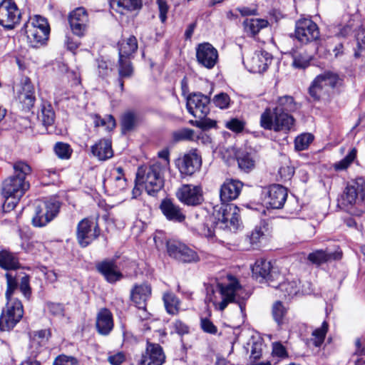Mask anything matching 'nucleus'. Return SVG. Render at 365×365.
<instances>
[{
	"label": "nucleus",
	"mask_w": 365,
	"mask_h": 365,
	"mask_svg": "<svg viewBox=\"0 0 365 365\" xmlns=\"http://www.w3.org/2000/svg\"><path fill=\"white\" fill-rule=\"evenodd\" d=\"M274 108H267L260 116V126L274 132H289L294 125L295 120L289 113L297 110V105L291 96L278 97Z\"/></svg>",
	"instance_id": "nucleus-1"
},
{
	"label": "nucleus",
	"mask_w": 365,
	"mask_h": 365,
	"mask_svg": "<svg viewBox=\"0 0 365 365\" xmlns=\"http://www.w3.org/2000/svg\"><path fill=\"white\" fill-rule=\"evenodd\" d=\"M13 168L14 175L2 184V195L5 198L3 208L6 211L13 210L30 187L26 178L31 174V168L27 163L19 161L14 164Z\"/></svg>",
	"instance_id": "nucleus-2"
},
{
	"label": "nucleus",
	"mask_w": 365,
	"mask_h": 365,
	"mask_svg": "<svg viewBox=\"0 0 365 365\" xmlns=\"http://www.w3.org/2000/svg\"><path fill=\"white\" fill-rule=\"evenodd\" d=\"M214 212V230L210 227L204 229L203 235L209 240H214L220 231L236 232L242 225L239 209L234 205H225Z\"/></svg>",
	"instance_id": "nucleus-3"
},
{
	"label": "nucleus",
	"mask_w": 365,
	"mask_h": 365,
	"mask_svg": "<svg viewBox=\"0 0 365 365\" xmlns=\"http://www.w3.org/2000/svg\"><path fill=\"white\" fill-rule=\"evenodd\" d=\"M7 280V289L6 297L7 299L6 309L3 311L0 317V329L9 331L13 329L23 317V305L17 299L13 298V294L17 288V282L15 276L11 273L6 274Z\"/></svg>",
	"instance_id": "nucleus-4"
},
{
	"label": "nucleus",
	"mask_w": 365,
	"mask_h": 365,
	"mask_svg": "<svg viewBox=\"0 0 365 365\" xmlns=\"http://www.w3.org/2000/svg\"><path fill=\"white\" fill-rule=\"evenodd\" d=\"M218 288L222 297V301L218 304L214 302L217 306L219 310L223 311L229 303L235 302L239 305L242 312L245 309V300L250 297L249 293L240 284L238 280L233 277H229V282L227 284H219Z\"/></svg>",
	"instance_id": "nucleus-5"
},
{
	"label": "nucleus",
	"mask_w": 365,
	"mask_h": 365,
	"mask_svg": "<svg viewBox=\"0 0 365 365\" xmlns=\"http://www.w3.org/2000/svg\"><path fill=\"white\" fill-rule=\"evenodd\" d=\"M163 165L160 162H155L145 171H138L137 182L144 185L148 195H153L163 186Z\"/></svg>",
	"instance_id": "nucleus-6"
},
{
	"label": "nucleus",
	"mask_w": 365,
	"mask_h": 365,
	"mask_svg": "<svg viewBox=\"0 0 365 365\" xmlns=\"http://www.w3.org/2000/svg\"><path fill=\"white\" fill-rule=\"evenodd\" d=\"M342 78L336 73L326 71L318 75L312 83L309 92L314 100L328 95L329 90L341 85Z\"/></svg>",
	"instance_id": "nucleus-7"
},
{
	"label": "nucleus",
	"mask_w": 365,
	"mask_h": 365,
	"mask_svg": "<svg viewBox=\"0 0 365 365\" xmlns=\"http://www.w3.org/2000/svg\"><path fill=\"white\" fill-rule=\"evenodd\" d=\"M59 208L60 203L55 200L36 202L33 225L37 227L46 226L57 215Z\"/></svg>",
	"instance_id": "nucleus-8"
},
{
	"label": "nucleus",
	"mask_w": 365,
	"mask_h": 365,
	"mask_svg": "<svg viewBox=\"0 0 365 365\" xmlns=\"http://www.w3.org/2000/svg\"><path fill=\"white\" fill-rule=\"evenodd\" d=\"M166 247L169 257L178 262L196 263L200 261L197 252L182 242L169 240Z\"/></svg>",
	"instance_id": "nucleus-9"
},
{
	"label": "nucleus",
	"mask_w": 365,
	"mask_h": 365,
	"mask_svg": "<svg viewBox=\"0 0 365 365\" xmlns=\"http://www.w3.org/2000/svg\"><path fill=\"white\" fill-rule=\"evenodd\" d=\"M21 19V10L14 0H3L0 2V25L11 30L19 24Z\"/></svg>",
	"instance_id": "nucleus-10"
},
{
	"label": "nucleus",
	"mask_w": 365,
	"mask_h": 365,
	"mask_svg": "<svg viewBox=\"0 0 365 365\" xmlns=\"http://www.w3.org/2000/svg\"><path fill=\"white\" fill-rule=\"evenodd\" d=\"M365 195L364 182L359 178L348 182L341 195V204L345 208L359 205Z\"/></svg>",
	"instance_id": "nucleus-11"
},
{
	"label": "nucleus",
	"mask_w": 365,
	"mask_h": 365,
	"mask_svg": "<svg viewBox=\"0 0 365 365\" xmlns=\"http://www.w3.org/2000/svg\"><path fill=\"white\" fill-rule=\"evenodd\" d=\"M294 36L301 43L307 44L319 38V28L310 19H300L295 24Z\"/></svg>",
	"instance_id": "nucleus-12"
},
{
	"label": "nucleus",
	"mask_w": 365,
	"mask_h": 365,
	"mask_svg": "<svg viewBox=\"0 0 365 365\" xmlns=\"http://www.w3.org/2000/svg\"><path fill=\"white\" fill-rule=\"evenodd\" d=\"M98 222L92 219L84 218L77 226V240L82 247H86L100 235Z\"/></svg>",
	"instance_id": "nucleus-13"
},
{
	"label": "nucleus",
	"mask_w": 365,
	"mask_h": 365,
	"mask_svg": "<svg viewBox=\"0 0 365 365\" xmlns=\"http://www.w3.org/2000/svg\"><path fill=\"white\" fill-rule=\"evenodd\" d=\"M210 102L207 96L201 93H194L187 99V108L194 117L203 119L210 112Z\"/></svg>",
	"instance_id": "nucleus-14"
},
{
	"label": "nucleus",
	"mask_w": 365,
	"mask_h": 365,
	"mask_svg": "<svg viewBox=\"0 0 365 365\" xmlns=\"http://www.w3.org/2000/svg\"><path fill=\"white\" fill-rule=\"evenodd\" d=\"M196 58L199 65L212 69L217 63L218 51L210 43H202L196 47Z\"/></svg>",
	"instance_id": "nucleus-15"
},
{
	"label": "nucleus",
	"mask_w": 365,
	"mask_h": 365,
	"mask_svg": "<svg viewBox=\"0 0 365 365\" xmlns=\"http://www.w3.org/2000/svg\"><path fill=\"white\" fill-rule=\"evenodd\" d=\"M201 164V157L195 150H190L176 160V165L180 173L189 176L199 170Z\"/></svg>",
	"instance_id": "nucleus-16"
},
{
	"label": "nucleus",
	"mask_w": 365,
	"mask_h": 365,
	"mask_svg": "<svg viewBox=\"0 0 365 365\" xmlns=\"http://www.w3.org/2000/svg\"><path fill=\"white\" fill-rule=\"evenodd\" d=\"M176 197L182 203L196 206L203 201L202 191L200 187L193 185H183L176 192Z\"/></svg>",
	"instance_id": "nucleus-17"
},
{
	"label": "nucleus",
	"mask_w": 365,
	"mask_h": 365,
	"mask_svg": "<svg viewBox=\"0 0 365 365\" xmlns=\"http://www.w3.org/2000/svg\"><path fill=\"white\" fill-rule=\"evenodd\" d=\"M287 197V189L274 184L268 187L264 196V203L273 209H279L284 205Z\"/></svg>",
	"instance_id": "nucleus-18"
},
{
	"label": "nucleus",
	"mask_w": 365,
	"mask_h": 365,
	"mask_svg": "<svg viewBox=\"0 0 365 365\" xmlns=\"http://www.w3.org/2000/svg\"><path fill=\"white\" fill-rule=\"evenodd\" d=\"M165 355L162 347L158 344L148 343L138 365H163Z\"/></svg>",
	"instance_id": "nucleus-19"
},
{
	"label": "nucleus",
	"mask_w": 365,
	"mask_h": 365,
	"mask_svg": "<svg viewBox=\"0 0 365 365\" xmlns=\"http://www.w3.org/2000/svg\"><path fill=\"white\" fill-rule=\"evenodd\" d=\"M16 96L25 109L29 110L34 106L36 101L34 88L28 78L22 79L16 86Z\"/></svg>",
	"instance_id": "nucleus-20"
},
{
	"label": "nucleus",
	"mask_w": 365,
	"mask_h": 365,
	"mask_svg": "<svg viewBox=\"0 0 365 365\" xmlns=\"http://www.w3.org/2000/svg\"><path fill=\"white\" fill-rule=\"evenodd\" d=\"M243 187V183L234 179H227L221 185L220 197L222 205H227V202L237 199Z\"/></svg>",
	"instance_id": "nucleus-21"
},
{
	"label": "nucleus",
	"mask_w": 365,
	"mask_h": 365,
	"mask_svg": "<svg viewBox=\"0 0 365 365\" xmlns=\"http://www.w3.org/2000/svg\"><path fill=\"white\" fill-rule=\"evenodd\" d=\"M272 60V55L265 51H257L247 59L248 69L252 73L265 71Z\"/></svg>",
	"instance_id": "nucleus-22"
},
{
	"label": "nucleus",
	"mask_w": 365,
	"mask_h": 365,
	"mask_svg": "<svg viewBox=\"0 0 365 365\" xmlns=\"http://www.w3.org/2000/svg\"><path fill=\"white\" fill-rule=\"evenodd\" d=\"M88 21L86 11L79 7L73 11L69 16V24L74 34L78 36H83Z\"/></svg>",
	"instance_id": "nucleus-23"
},
{
	"label": "nucleus",
	"mask_w": 365,
	"mask_h": 365,
	"mask_svg": "<svg viewBox=\"0 0 365 365\" xmlns=\"http://www.w3.org/2000/svg\"><path fill=\"white\" fill-rule=\"evenodd\" d=\"M151 294V287L147 284L135 285L131 291V300L135 306L143 312V319L148 317L145 312L146 301Z\"/></svg>",
	"instance_id": "nucleus-24"
},
{
	"label": "nucleus",
	"mask_w": 365,
	"mask_h": 365,
	"mask_svg": "<svg viewBox=\"0 0 365 365\" xmlns=\"http://www.w3.org/2000/svg\"><path fill=\"white\" fill-rule=\"evenodd\" d=\"M160 209L165 218L169 221L181 223L186 218L182 208L169 199L163 200L161 202Z\"/></svg>",
	"instance_id": "nucleus-25"
},
{
	"label": "nucleus",
	"mask_w": 365,
	"mask_h": 365,
	"mask_svg": "<svg viewBox=\"0 0 365 365\" xmlns=\"http://www.w3.org/2000/svg\"><path fill=\"white\" fill-rule=\"evenodd\" d=\"M24 30L29 45L33 48H38L46 43L48 39L50 29H36L32 25L24 26Z\"/></svg>",
	"instance_id": "nucleus-26"
},
{
	"label": "nucleus",
	"mask_w": 365,
	"mask_h": 365,
	"mask_svg": "<svg viewBox=\"0 0 365 365\" xmlns=\"http://www.w3.org/2000/svg\"><path fill=\"white\" fill-rule=\"evenodd\" d=\"M96 326L100 334H109L113 328V321L112 314L108 309H102L98 312Z\"/></svg>",
	"instance_id": "nucleus-27"
},
{
	"label": "nucleus",
	"mask_w": 365,
	"mask_h": 365,
	"mask_svg": "<svg viewBox=\"0 0 365 365\" xmlns=\"http://www.w3.org/2000/svg\"><path fill=\"white\" fill-rule=\"evenodd\" d=\"M97 269L103 275L106 281L110 283H114L123 277L116 264L111 261H106L98 264Z\"/></svg>",
	"instance_id": "nucleus-28"
},
{
	"label": "nucleus",
	"mask_w": 365,
	"mask_h": 365,
	"mask_svg": "<svg viewBox=\"0 0 365 365\" xmlns=\"http://www.w3.org/2000/svg\"><path fill=\"white\" fill-rule=\"evenodd\" d=\"M92 154L100 160H106L113 155L111 141L109 139L99 140L91 147Z\"/></svg>",
	"instance_id": "nucleus-29"
},
{
	"label": "nucleus",
	"mask_w": 365,
	"mask_h": 365,
	"mask_svg": "<svg viewBox=\"0 0 365 365\" xmlns=\"http://www.w3.org/2000/svg\"><path fill=\"white\" fill-rule=\"evenodd\" d=\"M237 160L239 168L242 170L248 173L255 166V153L252 150H239L237 153Z\"/></svg>",
	"instance_id": "nucleus-30"
},
{
	"label": "nucleus",
	"mask_w": 365,
	"mask_h": 365,
	"mask_svg": "<svg viewBox=\"0 0 365 365\" xmlns=\"http://www.w3.org/2000/svg\"><path fill=\"white\" fill-rule=\"evenodd\" d=\"M111 8L120 14L125 11H133L140 8V0H113L110 2Z\"/></svg>",
	"instance_id": "nucleus-31"
},
{
	"label": "nucleus",
	"mask_w": 365,
	"mask_h": 365,
	"mask_svg": "<svg viewBox=\"0 0 365 365\" xmlns=\"http://www.w3.org/2000/svg\"><path fill=\"white\" fill-rule=\"evenodd\" d=\"M271 263L266 259H260L255 262L252 268V274L256 279H269L271 271Z\"/></svg>",
	"instance_id": "nucleus-32"
},
{
	"label": "nucleus",
	"mask_w": 365,
	"mask_h": 365,
	"mask_svg": "<svg viewBox=\"0 0 365 365\" xmlns=\"http://www.w3.org/2000/svg\"><path fill=\"white\" fill-rule=\"evenodd\" d=\"M163 300L165 310L169 314L176 315L179 313L181 302L173 293H164Z\"/></svg>",
	"instance_id": "nucleus-33"
},
{
	"label": "nucleus",
	"mask_w": 365,
	"mask_h": 365,
	"mask_svg": "<svg viewBox=\"0 0 365 365\" xmlns=\"http://www.w3.org/2000/svg\"><path fill=\"white\" fill-rule=\"evenodd\" d=\"M137 48V39L134 36H130L120 43L119 56L130 58V56L136 51Z\"/></svg>",
	"instance_id": "nucleus-34"
},
{
	"label": "nucleus",
	"mask_w": 365,
	"mask_h": 365,
	"mask_svg": "<svg viewBox=\"0 0 365 365\" xmlns=\"http://www.w3.org/2000/svg\"><path fill=\"white\" fill-rule=\"evenodd\" d=\"M0 267L6 270H14L19 267L16 257L6 250L0 252Z\"/></svg>",
	"instance_id": "nucleus-35"
},
{
	"label": "nucleus",
	"mask_w": 365,
	"mask_h": 365,
	"mask_svg": "<svg viewBox=\"0 0 365 365\" xmlns=\"http://www.w3.org/2000/svg\"><path fill=\"white\" fill-rule=\"evenodd\" d=\"M268 21L262 19H250L244 21V29L247 34L254 36L261 29L266 28Z\"/></svg>",
	"instance_id": "nucleus-36"
},
{
	"label": "nucleus",
	"mask_w": 365,
	"mask_h": 365,
	"mask_svg": "<svg viewBox=\"0 0 365 365\" xmlns=\"http://www.w3.org/2000/svg\"><path fill=\"white\" fill-rule=\"evenodd\" d=\"M50 332L48 330L42 329L37 331H34L30 336L31 337V347L36 349L38 353V348L46 344L48 340Z\"/></svg>",
	"instance_id": "nucleus-37"
},
{
	"label": "nucleus",
	"mask_w": 365,
	"mask_h": 365,
	"mask_svg": "<svg viewBox=\"0 0 365 365\" xmlns=\"http://www.w3.org/2000/svg\"><path fill=\"white\" fill-rule=\"evenodd\" d=\"M55 112L52 106L48 103H43L41 106V115L38 118L46 127L52 125L55 121Z\"/></svg>",
	"instance_id": "nucleus-38"
},
{
	"label": "nucleus",
	"mask_w": 365,
	"mask_h": 365,
	"mask_svg": "<svg viewBox=\"0 0 365 365\" xmlns=\"http://www.w3.org/2000/svg\"><path fill=\"white\" fill-rule=\"evenodd\" d=\"M118 71L120 78H128L133 76L134 70L130 58L119 56Z\"/></svg>",
	"instance_id": "nucleus-39"
},
{
	"label": "nucleus",
	"mask_w": 365,
	"mask_h": 365,
	"mask_svg": "<svg viewBox=\"0 0 365 365\" xmlns=\"http://www.w3.org/2000/svg\"><path fill=\"white\" fill-rule=\"evenodd\" d=\"M292 58V66L296 68H305L308 67L312 59V56L308 54L306 51L294 52Z\"/></svg>",
	"instance_id": "nucleus-40"
},
{
	"label": "nucleus",
	"mask_w": 365,
	"mask_h": 365,
	"mask_svg": "<svg viewBox=\"0 0 365 365\" xmlns=\"http://www.w3.org/2000/svg\"><path fill=\"white\" fill-rule=\"evenodd\" d=\"M298 280L287 281L281 283L279 288L284 293V297H293L299 292Z\"/></svg>",
	"instance_id": "nucleus-41"
},
{
	"label": "nucleus",
	"mask_w": 365,
	"mask_h": 365,
	"mask_svg": "<svg viewBox=\"0 0 365 365\" xmlns=\"http://www.w3.org/2000/svg\"><path fill=\"white\" fill-rule=\"evenodd\" d=\"M287 312V308L285 307L280 301H277L273 304L272 314L274 321L278 325H281L284 323Z\"/></svg>",
	"instance_id": "nucleus-42"
},
{
	"label": "nucleus",
	"mask_w": 365,
	"mask_h": 365,
	"mask_svg": "<svg viewBox=\"0 0 365 365\" xmlns=\"http://www.w3.org/2000/svg\"><path fill=\"white\" fill-rule=\"evenodd\" d=\"M329 325L327 322H324L321 327L314 329L312 332V341L315 346H320L325 339L326 334L328 331Z\"/></svg>",
	"instance_id": "nucleus-43"
},
{
	"label": "nucleus",
	"mask_w": 365,
	"mask_h": 365,
	"mask_svg": "<svg viewBox=\"0 0 365 365\" xmlns=\"http://www.w3.org/2000/svg\"><path fill=\"white\" fill-rule=\"evenodd\" d=\"M313 140L314 136L310 133H304L297 136L294 140L295 149L299 151L306 150Z\"/></svg>",
	"instance_id": "nucleus-44"
},
{
	"label": "nucleus",
	"mask_w": 365,
	"mask_h": 365,
	"mask_svg": "<svg viewBox=\"0 0 365 365\" xmlns=\"http://www.w3.org/2000/svg\"><path fill=\"white\" fill-rule=\"evenodd\" d=\"M357 150L355 148H353L349 153L343 158L341 160L334 164V168L336 170H343L346 169L354 160L356 157Z\"/></svg>",
	"instance_id": "nucleus-45"
},
{
	"label": "nucleus",
	"mask_w": 365,
	"mask_h": 365,
	"mask_svg": "<svg viewBox=\"0 0 365 365\" xmlns=\"http://www.w3.org/2000/svg\"><path fill=\"white\" fill-rule=\"evenodd\" d=\"M332 257V254L327 253L323 250H317L309 254L308 256L309 260L317 264H321L324 262H326Z\"/></svg>",
	"instance_id": "nucleus-46"
},
{
	"label": "nucleus",
	"mask_w": 365,
	"mask_h": 365,
	"mask_svg": "<svg viewBox=\"0 0 365 365\" xmlns=\"http://www.w3.org/2000/svg\"><path fill=\"white\" fill-rule=\"evenodd\" d=\"M136 115L133 111L125 113L122 117V129L123 132L132 130L136 123Z\"/></svg>",
	"instance_id": "nucleus-47"
},
{
	"label": "nucleus",
	"mask_w": 365,
	"mask_h": 365,
	"mask_svg": "<svg viewBox=\"0 0 365 365\" xmlns=\"http://www.w3.org/2000/svg\"><path fill=\"white\" fill-rule=\"evenodd\" d=\"M264 238V233L260 227H255L247 236V239L253 249L257 248L262 240Z\"/></svg>",
	"instance_id": "nucleus-48"
},
{
	"label": "nucleus",
	"mask_w": 365,
	"mask_h": 365,
	"mask_svg": "<svg viewBox=\"0 0 365 365\" xmlns=\"http://www.w3.org/2000/svg\"><path fill=\"white\" fill-rule=\"evenodd\" d=\"M93 120L96 126H105L109 130L115 127V120L112 115H107L106 118H101L99 115H95Z\"/></svg>",
	"instance_id": "nucleus-49"
},
{
	"label": "nucleus",
	"mask_w": 365,
	"mask_h": 365,
	"mask_svg": "<svg viewBox=\"0 0 365 365\" xmlns=\"http://www.w3.org/2000/svg\"><path fill=\"white\" fill-rule=\"evenodd\" d=\"M54 150L56 154L61 159H68L72 153L69 145L64 143H57L55 145Z\"/></svg>",
	"instance_id": "nucleus-50"
},
{
	"label": "nucleus",
	"mask_w": 365,
	"mask_h": 365,
	"mask_svg": "<svg viewBox=\"0 0 365 365\" xmlns=\"http://www.w3.org/2000/svg\"><path fill=\"white\" fill-rule=\"evenodd\" d=\"M29 25H32L36 29H42L43 30L50 29L47 20L39 15H36L34 17L30 18L24 26Z\"/></svg>",
	"instance_id": "nucleus-51"
},
{
	"label": "nucleus",
	"mask_w": 365,
	"mask_h": 365,
	"mask_svg": "<svg viewBox=\"0 0 365 365\" xmlns=\"http://www.w3.org/2000/svg\"><path fill=\"white\" fill-rule=\"evenodd\" d=\"M213 103L221 109L228 108L230 98V96L225 93H220L215 95L212 99Z\"/></svg>",
	"instance_id": "nucleus-52"
},
{
	"label": "nucleus",
	"mask_w": 365,
	"mask_h": 365,
	"mask_svg": "<svg viewBox=\"0 0 365 365\" xmlns=\"http://www.w3.org/2000/svg\"><path fill=\"white\" fill-rule=\"evenodd\" d=\"M194 131L189 128H184L173 133V138L175 141L187 140L192 139Z\"/></svg>",
	"instance_id": "nucleus-53"
},
{
	"label": "nucleus",
	"mask_w": 365,
	"mask_h": 365,
	"mask_svg": "<svg viewBox=\"0 0 365 365\" xmlns=\"http://www.w3.org/2000/svg\"><path fill=\"white\" fill-rule=\"evenodd\" d=\"M159 11V18L162 23H165L167 20V14L170 9V6L167 0H156Z\"/></svg>",
	"instance_id": "nucleus-54"
},
{
	"label": "nucleus",
	"mask_w": 365,
	"mask_h": 365,
	"mask_svg": "<svg viewBox=\"0 0 365 365\" xmlns=\"http://www.w3.org/2000/svg\"><path fill=\"white\" fill-rule=\"evenodd\" d=\"M245 125V123L237 118H232L229 121H227L225 124L227 128L235 133L242 132Z\"/></svg>",
	"instance_id": "nucleus-55"
},
{
	"label": "nucleus",
	"mask_w": 365,
	"mask_h": 365,
	"mask_svg": "<svg viewBox=\"0 0 365 365\" xmlns=\"http://www.w3.org/2000/svg\"><path fill=\"white\" fill-rule=\"evenodd\" d=\"M46 307L48 312L52 315L58 317H62L64 316V309L61 304L48 302Z\"/></svg>",
	"instance_id": "nucleus-56"
},
{
	"label": "nucleus",
	"mask_w": 365,
	"mask_h": 365,
	"mask_svg": "<svg viewBox=\"0 0 365 365\" xmlns=\"http://www.w3.org/2000/svg\"><path fill=\"white\" fill-rule=\"evenodd\" d=\"M53 365H79L77 360L71 356L61 355L56 358Z\"/></svg>",
	"instance_id": "nucleus-57"
},
{
	"label": "nucleus",
	"mask_w": 365,
	"mask_h": 365,
	"mask_svg": "<svg viewBox=\"0 0 365 365\" xmlns=\"http://www.w3.org/2000/svg\"><path fill=\"white\" fill-rule=\"evenodd\" d=\"M279 175L283 181L289 180L294 175V168L289 165H284L279 169Z\"/></svg>",
	"instance_id": "nucleus-58"
},
{
	"label": "nucleus",
	"mask_w": 365,
	"mask_h": 365,
	"mask_svg": "<svg viewBox=\"0 0 365 365\" xmlns=\"http://www.w3.org/2000/svg\"><path fill=\"white\" fill-rule=\"evenodd\" d=\"M262 343L260 341H254L251 345L250 357L255 360L260 358L262 351Z\"/></svg>",
	"instance_id": "nucleus-59"
},
{
	"label": "nucleus",
	"mask_w": 365,
	"mask_h": 365,
	"mask_svg": "<svg viewBox=\"0 0 365 365\" xmlns=\"http://www.w3.org/2000/svg\"><path fill=\"white\" fill-rule=\"evenodd\" d=\"M200 325L202 330L205 332L210 334L217 333V327L213 324V323L210 320H209L207 318H203L201 319Z\"/></svg>",
	"instance_id": "nucleus-60"
},
{
	"label": "nucleus",
	"mask_w": 365,
	"mask_h": 365,
	"mask_svg": "<svg viewBox=\"0 0 365 365\" xmlns=\"http://www.w3.org/2000/svg\"><path fill=\"white\" fill-rule=\"evenodd\" d=\"M352 25L351 24H339L335 27L336 31H334V34L336 36L339 37H344L347 36L351 31Z\"/></svg>",
	"instance_id": "nucleus-61"
},
{
	"label": "nucleus",
	"mask_w": 365,
	"mask_h": 365,
	"mask_svg": "<svg viewBox=\"0 0 365 365\" xmlns=\"http://www.w3.org/2000/svg\"><path fill=\"white\" fill-rule=\"evenodd\" d=\"M173 329L176 333L183 335L189 332V327L180 320H175L173 324Z\"/></svg>",
	"instance_id": "nucleus-62"
},
{
	"label": "nucleus",
	"mask_w": 365,
	"mask_h": 365,
	"mask_svg": "<svg viewBox=\"0 0 365 365\" xmlns=\"http://www.w3.org/2000/svg\"><path fill=\"white\" fill-rule=\"evenodd\" d=\"M20 290L25 296V297L29 298L31 294V288L29 286V279L27 276H24L21 279L20 283Z\"/></svg>",
	"instance_id": "nucleus-63"
},
{
	"label": "nucleus",
	"mask_w": 365,
	"mask_h": 365,
	"mask_svg": "<svg viewBox=\"0 0 365 365\" xmlns=\"http://www.w3.org/2000/svg\"><path fill=\"white\" fill-rule=\"evenodd\" d=\"M125 359V355L123 352H118L115 354L110 355L108 361L112 365H120Z\"/></svg>",
	"instance_id": "nucleus-64"
}]
</instances>
